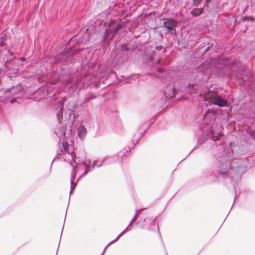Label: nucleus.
Listing matches in <instances>:
<instances>
[{"label":"nucleus","instance_id":"obj_26","mask_svg":"<svg viewBox=\"0 0 255 255\" xmlns=\"http://www.w3.org/2000/svg\"><path fill=\"white\" fill-rule=\"evenodd\" d=\"M131 225V224H130L129 223V224L128 225V226L127 227V228L126 229H128V227H129Z\"/></svg>","mask_w":255,"mask_h":255},{"label":"nucleus","instance_id":"obj_30","mask_svg":"<svg viewBox=\"0 0 255 255\" xmlns=\"http://www.w3.org/2000/svg\"><path fill=\"white\" fill-rule=\"evenodd\" d=\"M90 99H87L86 100V101H89V100H90Z\"/></svg>","mask_w":255,"mask_h":255},{"label":"nucleus","instance_id":"obj_29","mask_svg":"<svg viewBox=\"0 0 255 255\" xmlns=\"http://www.w3.org/2000/svg\"><path fill=\"white\" fill-rule=\"evenodd\" d=\"M159 72H162V70L161 69H159Z\"/></svg>","mask_w":255,"mask_h":255},{"label":"nucleus","instance_id":"obj_8","mask_svg":"<svg viewBox=\"0 0 255 255\" xmlns=\"http://www.w3.org/2000/svg\"><path fill=\"white\" fill-rule=\"evenodd\" d=\"M83 164L85 168V172L81 176V177H83L91 170L90 168L91 162L89 160H85L83 162Z\"/></svg>","mask_w":255,"mask_h":255},{"label":"nucleus","instance_id":"obj_10","mask_svg":"<svg viewBox=\"0 0 255 255\" xmlns=\"http://www.w3.org/2000/svg\"><path fill=\"white\" fill-rule=\"evenodd\" d=\"M127 229H126L125 230H124L117 237V238L114 240V241L111 242L110 243H109L108 244V245L105 247L103 252L102 253V254H101V255H104V254H105L107 249L108 247H109L110 246H111L112 244L115 243L116 241H117L125 233L126 231L127 230Z\"/></svg>","mask_w":255,"mask_h":255},{"label":"nucleus","instance_id":"obj_1","mask_svg":"<svg viewBox=\"0 0 255 255\" xmlns=\"http://www.w3.org/2000/svg\"><path fill=\"white\" fill-rule=\"evenodd\" d=\"M219 168L218 178L230 177L233 180L235 177L240 178L241 174L245 171V164L241 158H235L231 162L229 160L221 161Z\"/></svg>","mask_w":255,"mask_h":255},{"label":"nucleus","instance_id":"obj_17","mask_svg":"<svg viewBox=\"0 0 255 255\" xmlns=\"http://www.w3.org/2000/svg\"><path fill=\"white\" fill-rule=\"evenodd\" d=\"M120 28H121V26L120 25H117L115 27H114V28H113L114 33H116L117 32H118V31L119 30V29H120Z\"/></svg>","mask_w":255,"mask_h":255},{"label":"nucleus","instance_id":"obj_14","mask_svg":"<svg viewBox=\"0 0 255 255\" xmlns=\"http://www.w3.org/2000/svg\"><path fill=\"white\" fill-rule=\"evenodd\" d=\"M165 95H166V98H170L173 97L175 95L174 89H172L171 92L168 94V95H167V93L165 92Z\"/></svg>","mask_w":255,"mask_h":255},{"label":"nucleus","instance_id":"obj_28","mask_svg":"<svg viewBox=\"0 0 255 255\" xmlns=\"http://www.w3.org/2000/svg\"><path fill=\"white\" fill-rule=\"evenodd\" d=\"M76 105H74V106H73V108H74H74H76Z\"/></svg>","mask_w":255,"mask_h":255},{"label":"nucleus","instance_id":"obj_20","mask_svg":"<svg viewBox=\"0 0 255 255\" xmlns=\"http://www.w3.org/2000/svg\"><path fill=\"white\" fill-rule=\"evenodd\" d=\"M137 210H136V213L135 215H134V217L133 218V219L134 220H136V219L137 218Z\"/></svg>","mask_w":255,"mask_h":255},{"label":"nucleus","instance_id":"obj_22","mask_svg":"<svg viewBox=\"0 0 255 255\" xmlns=\"http://www.w3.org/2000/svg\"><path fill=\"white\" fill-rule=\"evenodd\" d=\"M134 221V220L132 219V220L130 221V224H132Z\"/></svg>","mask_w":255,"mask_h":255},{"label":"nucleus","instance_id":"obj_13","mask_svg":"<svg viewBox=\"0 0 255 255\" xmlns=\"http://www.w3.org/2000/svg\"><path fill=\"white\" fill-rule=\"evenodd\" d=\"M63 107V104L62 103L61 104L60 108V109H57L56 111L57 113V118L58 120V121L60 122V118L62 117V109Z\"/></svg>","mask_w":255,"mask_h":255},{"label":"nucleus","instance_id":"obj_27","mask_svg":"<svg viewBox=\"0 0 255 255\" xmlns=\"http://www.w3.org/2000/svg\"><path fill=\"white\" fill-rule=\"evenodd\" d=\"M206 0V2H207H207H210V0Z\"/></svg>","mask_w":255,"mask_h":255},{"label":"nucleus","instance_id":"obj_31","mask_svg":"<svg viewBox=\"0 0 255 255\" xmlns=\"http://www.w3.org/2000/svg\"><path fill=\"white\" fill-rule=\"evenodd\" d=\"M116 59H117L118 58V56H116V57H115Z\"/></svg>","mask_w":255,"mask_h":255},{"label":"nucleus","instance_id":"obj_16","mask_svg":"<svg viewBox=\"0 0 255 255\" xmlns=\"http://www.w3.org/2000/svg\"><path fill=\"white\" fill-rule=\"evenodd\" d=\"M201 2V0H193V5L197 6L200 4Z\"/></svg>","mask_w":255,"mask_h":255},{"label":"nucleus","instance_id":"obj_18","mask_svg":"<svg viewBox=\"0 0 255 255\" xmlns=\"http://www.w3.org/2000/svg\"><path fill=\"white\" fill-rule=\"evenodd\" d=\"M102 164V163H100L97 164V162L96 161H94L93 162L92 168H94V167L96 165L98 167H100Z\"/></svg>","mask_w":255,"mask_h":255},{"label":"nucleus","instance_id":"obj_7","mask_svg":"<svg viewBox=\"0 0 255 255\" xmlns=\"http://www.w3.org/2000/svg\"><path fill=\"white\" fill-rule=\"evenodd\" d=\"M87 133V129L83 126H80L78 129V134L79 136L82 138Z\"/></svg>","mask_w":255,"mask_h":255},{"label":"nucleus","instance_id":"obj_24","mask_svg":"<svg viewBox=\"0 0 255 255\" xmlns=\"http://www.w3.org/2000/svg\"><path fill=\"white\" fill-rule=\"evenodd\" d=\"M14 101H15V100H14V99H12V100L10 101V102H11V103H14Z\"/></svg>","mask_w":255,"mask_h":255},{"label":"nucleus","instance_id":"obj_5","mask_svg":"<svg viewBox=\"0 0 255 255\" xmlns=\"http://www.w3.org/2000/svg\"><path fill=\"white\" fill-rule=\"evenodd\" d=\"M216 117V114L215 111L214 110H209L206 113L204 119L207 121L209 119L211 120H214Z\"/></svg>","mask_w":255,"mask_h":255},{"label":"nucleus","instance_id":"obj_15","mask_svg":"<svg viewBox=\"0 0 255 255\" xmlns=\"http://www.w3.org/2000/svg\"><path fill=\"white\" fill-rule=\"evenodd\" d=\"M15 89H19L18 87H13L11 88H10L9 90L6 91L5 94H7L8 92H10L11 94H14L15 93Z\"/></svg>","mask_w":255,"mask_h":255},{"label":"nucleus","instance_id":"obj_2","mask_svg":"<svg viewBox=\"0 0 255 255\" xmlns=\"http://www.w3.org/2000/svg\"><path fill=\"white\" fill-rule=\"evenodd\" d=\"M57 152L56 157L60 156V157L63 158L65 161L73 166L72 161L74 160L76 156L74 155V148L72 145L64 141L62 143V146H59Z\"/></svg>","mask_w":255,"mask_h":255},{"label":"nucleus","instance_id":"obj_19","mask_svg":"<svg viewBox=\"0 0 255 255\" xmlns=\"http://www.w3.org/2000/svg\"><path fill=\"white\" fill-rule=\"evenodd\" d=\"M122 54L123 55L124 57H123V60H121V62H123L124 61V60H125V59H126V58H127V56L126 54Z\"/></svg>","mask_w":255,"mask_h":255},{"label":"nucleus","instance_id":"obj_21","mask_svg":"<svg viewBox=\"0 0 255 255\" xmlns=\"http://www.w3.org/2000/svg\"><path fill=\"white\" fill-rule=\"evenodd\" d=\"M146 131H147V129H146V130H145L144 131L143 133V134H142L140 136V137L139 138V139L137 141V142H138V140H140V139L141 138V137H142V136H143V134L145 133V132Z\"/></svg>","mask_w":255,"mask_h":255},{"label":"nucleus","instance_id":"obj_23","mask_svg":"<svg viewBox=\"0 0 255 255\" xmlns=\"http://www.w3.org/2000/svg\"><path fill=\"white\" fill-rule=\"evenodd\" d=\"M134 221V220L132 219V220L130 221V224H132Z\"/></svg>","mask_w":255,"mask_h":255},{"label":"nucleus","instance_id":"obj_25","mask_svg":"<svg viewBox=\"0 0 255 255\" xmlns=\"http://www.w3.org/2000/svg\"><path fill=\"white\" fill-rule=\"evenodd\" d=\"M73 112V111L71 110L70 111L69 115L70 116L71 115V113Z\"/></svg>","mask_w":255,"mask_h":255},{"label":"nucleus","instance_id":"obj_6","mask_svg":"<svg viewBox=\"0 0 255 255\" xmlns=\"http://www.w3.org/2000/svg\"><path fill=\"white\" fill-rule=\"evenodd\" d=\"M76 173H77V171L76 170V168H74L72 175L71 179V189H70V195L72 194V193L76 187V184L74 183V181L75 180Z\"/></svg>","mask_w":255,"mask_h":255},{"label":"nucleus","instance_id":"obj_9","mask_svg":"<svg viewBox=\"0 0 255 255\" xmlns=\"http://www.w3.org/2000/svg\"><path fill=\"white\" fill-rule=\"evenodd\" d=\"M209 136L211 137L212 139L214 141H216L219 139V137L222 136V134L220 132L214 133L212 129H211Z\"/></svg>","mask_w":255,"mask_h":255},{"label":"nucleus","instance_id":"obj_12","mask_svg":"<svg viewBox=\"0 0 255 255\" xmlns=\"http://www.w3.org/2000/svg\"><path fill=\"white\" fill-rule=\"evenodd\" d=\"M203 11L202 8H195L191 11V14L194 16H198L200 15Z\"/></svg>","mask_w":255,"mask_h":255},{"label":"nucleus","instance_id":"obj_4","mask_svg":"<svg viewBox=\"0 0 255 255\" xmlns=\"http://www.w3.org/2000/svg\"><path fill=\"white\" fill-rule=\"evenodd\" d=\"M164 20V26L170 32L177 26V22L173 19L165 18Z\"/></svg>","mask_w":255,"mask_h":255},{"label":"nucleus","instance_id":"obj_11","mask_svg":"<svg viewBox=\"0 0 255 255\" xmlns=\"http://www.w3.org/2000/svg\"><path fill=\"white\" fill-rule=\"evenodd\" d=\"M55 133L56 135L59 137L60 140L65 137V132L63 128L62 129H60V128L59 129L56 130L55 131Z\"/></svg>","mask_w":255,"mask_h":255},{"label":"nucleus","instance_id":"obj_3","mask_svg":"<svg viewBox=\"0 0 255 255\" xmlns=\"http://www.w3.org/2000/svg\"><path fill=\"white\" fill-rule=\"evenodd\" d=\"M206 98L213 105H217L220 107H225L227 105V101L219 96L217 94L209 91L206 96Z\"/></svg>","mask_w":255,"mask_h":255}]
</instances>
